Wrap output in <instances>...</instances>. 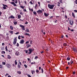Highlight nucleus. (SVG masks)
Returning <instances> with one entry per match:
<instances>
[{
    "instance_id": "26",
    "label": "nucleus",
    "mask_w": 77,
    "mask_h": 77,
    "mask_svg": "<svg viewBox=\"0 0 77 77\" xmlns=\"http://www.w3.org/2000/svg\"><path fill=\"white\" fill-rule=\"evenodd\" d=\"M17 72L19 74H21V72L20 71H17Z\"/></svg>"
},
{
    "instance_id": "36",
    "label": "nucleus",
    "mask_w": 77,
    "mask_h": 77,
    "mask_svg": "<svg viewBox=\"0 0 77 77\" xmlns=\"http://www.w3.org/2000/svg\"><path fill=\"white\" fill-rule=\"evenodd\" d=\"M24 66L25 68H27V65L25 64L24 65Z\"/></svg>"
},
{
    "instance_id": "3",
    "label": "nucleus",
    "mask_w": 77,
    "mask_h": 77,
    "mask_svg": "<svg viewBox=\"0 0 77 77\" xmlns=\"http://www.w3.org/2000/svg\"><path fill=\"white\" fill-rule=\"evenodd\" d=\"M29 52H28L29 54H31L32 53V52L34 50H32L31 48L29 49Z\"/></svg>"
},
{
    "instance_id": "57",
    "label": "nucleus",
    "mask_w": 77,
    "mask_h": 77,
    "mask_svg": "<svg viewBox=\"0 0 77 77\" xmlns=\"http://www.w3.org/2000/svg\"><path fill=\"white\" fill-rule=\"evenodd\" d=\"M75 2L76 4H77V0H75Z\"/></svg>"
},
{
    "instance_id": "10",
    "label": "nucleus",
    "mask_w": 77,
    "mask_h": 77,
    "mask_svg": "<svg viewBox=\"0 0 77 77\" xmlns=\"http://www.w3.org/2000/svg\"><path fill=\"white\" fill-rule=\"evenodd\" d=\"M9 18H11L12 19H14L15 18V17L12 15H11L10 17H9Z\"/></svg>"
},
{
    "instance_id": "64",
    "label": "nucleus",
    "mask_w": 77,
    "mask_h": 77,
    "mask_svg": "<svg viewBox=\"0 0 77 77\" xmlns=\"http://www.w3.org/2000/svg\"><path fill=\"white\" fill-rule=\"evenodd\" d=\"M30 60V58H28V60L29 61Z\"/></svg>"
},
{
    "instance_id": "16",
    "label": "nucleus",
    "mask_w": 77,
    "mask_h": 77,
    "mask_svg": "<svg viewBox=\"0 0 77 77\" xmlns=\"http://www.w3.org/2000/svg\"><path fill=\"white\" fill-rule=\"evenodd\" d=\"M7 66L8 68H10L11 66V64H8L7 65Z\"/></svg>"
},
{
    "instance_id": "11",
    "label": "nucleus",
    "mask_w": 77,
    "mask_h": 77,
    "mask_svg": "<svg viewBox=\"0 0 77 77\" xmlns=\"http://www.w3.org/2000/svg\"><path fill=\"white\" fill-rule=\"evenodd\" d=\"M44 15L45 17H48V15H49V14H46V13H44Z\"/></svg>"
},
{
    "instance_id": "13",
    "label": "nucleus",
    "mask_w": 77,
    "mask_h": 77,
    "mask_svg": "<svg viewBox=\"0 0 77 77\" xmlns=\"http://www.w3.org/2000/svg\"><path fill=\"white\" fill-rule=\"evenodd\" d=\"M9 3H11L12 5H14V4L15 3V2H11L9 1Z\"/></svg>"
},
{
    "instance_id": "24",
    "label": "nucleus",
    "mask_w": 77,
    "mask_h": 77,
    "mask_svg": "<svg viewBox=\"0 0 77 77\" xmlns=\"http://www.w3.org/2000/svg\"><path fill=\"white\" fill-rule=\"evenodd\" d=\"M33 13L34 15H36L37 14V13H36V12L35 11H33Z\"/></svg>"
},
{
    "instance_id": "27",
    "label": "nucleus",
    "mask_w": 77,
    "mask_h": 77,
    "mask_svg": "<svg viewBox=\"0 0 77 77\" xmlns=\"http://www.w3.org/2000/svg\"><path fill=\"white\" fill-rule=\"evenodd\" d=\"M1 50H4V47H2L1 48Z\"/></svg>"
},
{
    "instance_id": "37",
    "label": "nucleus",
    "mask_w": 77,
    "mask_h": 77,
    "mask_svg": "<svg viewBox=\"0 0 77 77\" xmlns=\"http://www.w3.org/2000/svg\"><path fill=\"white\" fill-rule=\"evenodd\" d=\"M20 8H22V9H24V6L21 5V6H20Z\"/></svg>"
},
{
    "instance_id": "30",
    "label": "nucleus",
    "mask_w": 77,
    "mask_h": 77,
    "mask_svg": "<svg viewBox=\"0 0 77 77\" xmlns=\"http://www.w3.org/2000/svg\"><path fill=\"white\" fill-rule=\"evenodd\" d=\"M67 60H70V58L68 57L67 58Z\"/></svg>"
},
{
    "instance_id": "33",
    "label": "nucleus",
    "mask_w": 77,
    "mask_h": 77,
    "mask_svg": "<svg viewBox=\"0 0 77 77\" xmlns=\"http://www.w3.org/2000/svg\"><path fill=\"white\" fill-rule=\"evenodd\" d=\"M41 70H42V73H43L44 72V70H43V69L42 68L41 69Z\"/></svg>"
},
{
    "instance_id": "34",
    "label": "nucleus",
    "mask_w": 77,
    "mask_h": 77,
    "mask_svg": "<svg viewBox=\"0 0 77 77\" xmlns=\"http://www.w3.org/2000/svg\"><path fill=\"white\" fill-rule=\"evenodd\" d=\"M38 58V57L37 56H36L35 57V59H37Z\"/></svg>"
},
{
    "instance_id": "47",
    "label": "nucleus",
    "mask_w": 77,
    "mask_h": 77,
    "mask_svg": "<svg viewBox=\"0 0 77 77\" xmlns=\"http://www.w3.org/2000/svg\"><path fill=\"white\" fill-rule=\"evenodd\" d=\"M28 50H27L26 51V53H28Z\"/></svg>"
},
{
    "instance_id": "51",
    "label": "nucleus",
    "mask_w": 77,
    "mask_h": 77,
    "mask_svg": "<svg viewBox=\"0 0 77 77\" xmlns=\"http://www.w3.org/2000/svg\"><path fill=\"white\" fill-rule=\"evenodd\" d=\"M30 4H31V5H33V3H32V1H31L30 2Z\"/></svg>"
},
{
    "instance_id": "38",
    "label": "nucleus",
    "mask_w": 77,
    "mask_h": 77,
    "mask_svg": "<svg viewBox=\"0 0 77 77\" xmlns=\"http://www.w3.org/2000/svg\"><path fill=\"white\" fill-rule=\"evenodd\" d=\"M2 64H3V65H5V64H6V63L3 62H2Z\"/></svg>"
},
{
    "instance_id": "53",
    "label": "nucleus",
    "mask_w": 77,
    "mask_h": 77,
    "mask_svg": "<svg viewBox=\"0 0 77 77\" xmlns=\"http://www.w3.org/2000/svg\"><path fill=\"white\" fill-rule=\"evenodd\" d=\"M37 4H36L35 5V9H36V7H37Z\"/></svg>"
},
{
    "instance_id": "14",
    "label": "nucleus",
    "mask_w": 77,
    "mask_h": 77,
    "mask_svg": "<svg viewBox=\"0 0 77 77\" xmlns=\"http://www.w3.org/2000/svg\"><path fill=\"white\" fill-rule=\"evenodd\" d=\"M15 54H16V55H17V56H18V54H19V52L18 51H17L15 53Z\"/></svg>"
},
{
    "instance_id": "45",
    "label": "nucleus",
    "mask_w": 77,
    "mask_h": 77,
    "mask_svg": "<svg viewBox=\"0 0 77 77\" xmlns=\"http://www.w3.org/2000/svg\"><path fill=\"white\" fill-rule=\"evenodd\" d=\"M48 50H49V49L47 48L46 50V51H48Z\"/></svg>"
},
{
    "instance_id": "5",
    "label": "nucleus",
    "mask_w": 77,
    "mask_h": 77,
    "mask_svg": "<svg viewBox=\"0 0 77 77\" xmlns=\"http://www.w3.org/2000/svg\"><path fill=\"white\" fill-rule=\"evenodd\" d=\"M20 27H22V29H23V30H25V28H24V26L22 25H20Z\"/></svg>"
},
{
    "instance_id": "59",
    "label": "nucleus",
    "mask_w": 77,
    "mask_h": 77,
    "mask_svg": "<svg viewBox=\"0 0 77 77\" xmlns=\"http://www.w3.org/2000/svg\"><path fill=\"white\" fill-rule=\"evenodd\" d=\"M39 70H41V67H39Z\"/></svg>"
},
{
    "instance_id": "17",
    "label": "nucleus",
    "mask_w": 77,
    "mask_h": 77,
    "mask_svg": "<svg viewBox=\"0 0 77 77\" xmlns=\"http://www.w3.org/2000/svg\"><path fill=\"white\" fill-rule=\"evenodd\" d=\"M8 59H10L11 58V57L9 55H8Z\"/></svg>"
},
{
    "instance_id": "19",
    "label": "nucleus",
    "mask_w": 77,
    "mask_h": 77,
    "mask_svg": "<svg viewBox=\"0 0 77 77\" xmlns=\"http://www.w3.org/2000/svg\"><path fill=\"white\" fill-rule=\"evenodd\" d=\"M25 31L27 32L28 33H29V29H26L25 30Z\"/></svg>"
},
{
    "instance_id": "48",
    "label": "nucleus",
    "mask_w": 77,
    "mask_h": 77,
    "mask_svg": "<svg viewBox=\"0 0 77 77\" xmlns=\"http://www.w3.org/2000/svg\"><path fill=\"white\" fill-rule=\"evenodd\" d=\"M27 76L29 77H32V76H31L30 75H27Z\"/></svg>"
},
{
    "instance_id": "15",
    "label": "nucleus",
    "mask_w": 77,
    "mask_h": 77,
    "mask_svg": "<svg viewBox=\"0 0 77 77\" xmlns=\"http://www.w3.org/2000/svg\"><path fill=\"white\" fill-rule=\"evenodd\" d=\"M17 67L18 68H19V69L20 68H21V66L20 65V64H18L17 66Z\"/></svg>"
},
{
    "instance_id": "29",
    "label": "nucleus",
    "mask_w": 77,
    "mask_h": 77,
    "mask_svg": "<svg viewBox=\"0 0 77 77\" xmlns=\"http://www.w3.org/2000/svg\"><path fill=\"white\" fill-rule=\"evenodd\" d=\"M10 32L11 33V34H13V33H14V32H13V31H10Z\"/></svg>"
},
{
    "instance_id": "62",
    "label": "nucleus",
    "mask_w": 77,
    "mask_h": 77,
    "mask_svg": "<svg viewBox=\"0 0 77 77\" xmlns=\"http://www.w3.org/2000/svg\"><path fill=\"white\" fill-rule=\"evenodd\" d=\"M71 32H74V29H71Z\"/></svg>"
},
{
    "instance_id": "56",
    "label": "nucleus",
    "mask_w": 77,
    "mask_h": 77,
    "mask_svg": "<svg viewBox=\"0 0 77 77\" xmlns=\"http://www.w3.org/2000/svg\"><path fill=\"white\" fill-rule=\"evenodd\" d=\"M4 45H5V43H3L2 44V46H3Z\"/></svg>"
},
{
    "instance_id": "12",
    "label": "nucleus",
    "mask_w": 77,
    "mask_h": 77,
    "mask_svg": "<svg viewBox=\"0 0 77 77\" xmlns=\"http://www.w3.org/2000/svg\"><path fill=\"white\" fill-rule=\"evenodd\" d=\"M10 29H11V30H12L14 29V27H13V26H10Z\"/></svg>"
},
{
    "instance_id": "42",
    "label": "nucleus",
    "mask_w": 77,
    "mask_h": 77,
    "mask_svg": "<svg viewBox=\"0 0 77 77\" xmlns=\"http://www.w3.org/2000/svg\"><path fill=\"white\" fill-rule=\"evenodd\" d=\"M20 36H21L20 35H19L18 37V39H21V38H20Z\"/></svg>"
},
{
    "instance_id": "60",
    "label": "nucleus",
    "mask_w": 77,
    "mask_h": 77,
    "mask_svg": "<svg viewBox=\"0 0 77 77\" xmlns=\"http://www.w3.org/2000/svg\"><path fill=\"white\" fill-rule=\"evenodd\" d=\"M19 33V32H16V33H15V34L17 35V34H18Z\"/></svg>"
},
{
    "instance_id": "61",
    "label": "nucleus",
    "mask_w": 77,
    "mask_h": 77,
    "mask_svg": "<svg viewBox=\"0 0 77 77\" xmlns=\"http://www.w3.org/2000/svg\"><path fill=\"white\" fill-rule=\"evenodd\" d=\"M6 35H7V36H9V34H8V33H7L6 34Z\"/></svg>"
},
{
    "instance_id": "18",
    "label": "nucleus",
    "mask_w": 77,
    "mask_h": 77,
    "mask_svg": "<svg viewBox=\"0 0 77 77\" xmlns=\"http://www.w3.org/2000/svg\"><path fill=\"white\" fill-rule=\"evenodd\" d=\"M25 35H28V36H29V37H30V34L29 33H26L25 34Z\"/></svg>"
},
{
    "instance_id": "21",
    "label": "nucleus",
    "mask_w": 77,
    "mask_h": 77,
    "mask_svg": "<svg viewBox=\"0 0 77 77\" xmlns=\"http://www.w3.org/2000/svg\"><path fill=\"white\" fill-rule=\"evenodd\" d=\"M18 18L19 19H20L21 18V15H18Z\"/></svg>"
},
{
    "instance_id": "41",
    "label": "nucleus",
    "mask_w": 77,
    "mask_h": 77,
    "mask_svg": "<svg viewBox=\"0 0 77 77\" xmlns=\"http://www.w3.org/2000/svg\"><path fill=\"white\" fill-rule=\"evenodd\" d=\"M63 45H64V46H66V45H67L66 43H65Z\"/></svg>"
},
{
    "instance_id": "6",
    "label": "nucleus",
    "mask_w": 77,
    "mask_h": 77,
    "mask_svg": "<svg viewBox=\"0 0 77 77\" xmlns=\"http://www.w3.org/2000/svg\"><path fill=\"white\" fill-rule=\"evenodd\" d=\"M3 6V8L4 9H6V7H8V6L6 5H5L4 4H2Z\"/></svg>"
},
{
    "instance_id": "46",
    "label": "nucleus",
    "mask_w": 77,
    "mask_h": 77,
    "mask_svg": "<svg viewBox=\"0 0 77 77\" xmlns=\"http://www.w3.org/2000/svg\"><path fill=\"white\" fill-rule=\"evenodd\" d=\"M16 45L17 47H18L19 46V44H18V43H17V44Z\"/></svg>"
},
{
    "instance_id": "2",
    "label": "nucleus",
    "mask_w": 77,
    "mask_h": 77,
    "mask_svg": "<svg viewBox=\"0 0 77 77\" xmlns=\"http://www.w3.org/2000/svg\"><path fill=\"white\" fill-rule=\"evenodd\" d=\"M17 37L14 38V40L13 44L14 45H15L17 43Z\"/></svg>"
},
{
    "instance_id": "40",
    "label": "nucleus",
    "mask_w": 77,
    "mask_h": 77,
    "mask_svg": "<svg viewBox=\"0 0 77 77\" xmlns=\"http://www.w3.org/2000/svg\"><path fill=\"white\" fill-rule=\"evenodd\" d=\"M0 68H1V69H2V68H3V66H2L0 64Z\"/></svg>"
},
{
    "instance_id": "54",
    "label": "nucleus",
    "mask_w": 77,
    "mask_h": 77,
    "mask_svg": "<svg viewBox=\"0 0 77 77\" xmlns=\"http://www.w3.org/2000/svg\"><path fill=\"white\" fill-rule=\"evenodd\" d=\"M29 41H27L26 42V44H29Z\"/></svg>"
},
{
    "instance_id": "35",
    "label": "nucleus",
    "mask_w": 77,
    "mask_h": 77,
    "mask_svg": "<svg viewBox=\"0 0 77 77\" xmlns=\"http://www.w3.org/2000/svg\"><path fill=\"white\" fill-rule=\"evenodd\" d=\"M39 72V70H38V69H36V72H37V73H38V72Z\"/></svg>"
},
{
    "instance_id": "22",
    "label": "nucleus",
    "mask_w": 77,
    "mask_h": 77,
    "mask_svg": "<svg viewBox=\"0 0 77 77\" xmlns=\"http://www.w3.org/2000/svg\"><path fill=\"white\" fill-rule=\"evenodd\" d=\"M31 46V45H30L29 44H28V46L27 47V48H29Z\"/></svg>"
},
{
    "instance_id": "55",
    "label": "nucleus",
    "mask_w": 77,
    "mask_h": 77,
    "mask_svg": "<svg viewBox=\"0 0 77 77\" xmlns=\"http://www.w3.org/2000/svg\"><path fill=\"white\" fill-rule=\"evenodd\" d=\"M60 3H62V0H60Z\"/></svg>"
},
{
    "instance_id": "43",
    "label": "nucleus",
    "mask_w": 77,
    "mask_h": 77,
    "mask_svg": "<svg viewBox=\"0 0 77 77\" xmlns=\"http://www.w3.org/2000/svg\"><path fill=\"white\" fill-rule=\"evenodd\" d=\"M32 42H33V41L32 40H31L30 42V44H32Z\"/></svg>"
},
{
    "instance_id": "4",
    "label": "nucleus",
    "mask_w": 77,
    "mask_h": 77,
    "mask_svg": "<svg viewBox=\"0 0 77 77\" xmlns=\"http://www.w3.org/2000/svg\"><path fill=\"white\" fill-rule=\"evenodd\" d=\"M37 12L38 14H42V11L39 10L37 11Z\"/></svg>"
},
{
    "instance_id": "39",
    "label": "nucleus",
    "mask_w": 77,
    "mask_h": 77,
    "mask_svg": "<svg viewBox=\"0 0 77 77\" xmlns=\"http://www.w3.org/2000/svg\"><path fill=\"white\" fill-rule=\"evenodd\" d=\"M14 24L15 25L17 24V22H14Z\"/></svg>"
},
{
    "instance_id": "63",
    "label": "nucleus",
    "mask_w": 77,
    "mask_h": 77,
    "mask_svg": "<svg viewBox=\"0 0 77 77\" xmlns=\"http://www.w3.org/2000/svg\"><path fill=\"white\" fill-rule=\"evenodd\" d=\"M41 32L42 33H43L44 32H43V29H41Z\"/></svg>"
},
{
    "instance_id": "7",
    "label": "nucleus",
    "mask_w": 77,
    "mask_h": 77,
    "mask_svg": "<svg viewBox=\"0 0 77 77\" xmlns=\"http://www.w3.org/2000/svg\"><path fill=\"white\" fill-rule=\"evenodd\" d=\"M73 23H74V22L73 21V20H72L71 21H69V23H70V25H73Z\"/></svg>"
},
{
    "instance_id": "1",
    "label": "nucleus",
    "mask_w": 77,
    "mask_h": 77,
    "mask_svg": "<svg viewBox=\"0 0 77 77\" xmlns=\"http://www.w3.org/2000/svg\"><path fill=\"white\" fill-rule=\"evenodd\" d=\"M54 5H51L50 4H48V7L50 8V9H53V7H54Z\"/></svg>"
},
{
    "instance_id": "8",
    "label": "nucleus",
    "mask_w": 77,
    "mask_h": 77,
    "mask_svg": "<svg viewBox=\"0 0 77 77\" xmlns=\"http://www.w3.org/2000/svg\"><path fill=\"white\" fill-rule=\"evenodd\" d=\"M20 44H24V40L23 39L20 40Z\"/></svg>"
},
{
    "instance_id": "44",
    "label": "nucleus",
    "mask_w": 77,
    "mask_h": 77,
    "mask_svg": "<svg viewBox=\"0 0 77 77\" xmlns=\"http://www.w3.org/2000/svg\"><path fill=\"white\" fill-rule=\"evenodd\" d=\"M24 12H27V11L26 9H24L23 10Z\"/></svg>"
},
{
    "instance_id": "50",
    "label": "nucleus",
    "mask_w": 77,
    "mask_h": 77,
    "mask_svg": "<svg viewBox=\"0 0 77 77\" xmlns=\"http://www.w3.org/2000/svg\"><path fill=\"white\" fill-rule=\"evenodd\" d=\"M13 5H14V6H17L15 4V3L14 4H13Z\"/></svg>"
},
{
    "instance_id": "49",
    "label": "nucleus",
    "mask_w": 77,
    "mask_h": 77,
    "mask_svg": "<svg viewBox=\"0 0 77 77\" xmlns=\"http://www.w3.org/2000/svg\"><path fill=\"white\" fill-rule=\"evenodd\" d=\"M65 18H66V19H67L68 17H67V16L66 15L65 16Z\"/></svg>"
},
{
    "instance_id": "25",
    "label": "nucleus",
    "mask_w": 77,
    "mask_h": 77,
    "mask_svg": "<svg viewBox=\"0 0 77 77\" xmlns=\"http://www.w3.org/2000/svg\"><path fill=\"white\" fill-rule=\"evenodd\" d=\"M14 63L15 65H17V60H15Z\"/></svg>"
},
{
    "instance_id": "58",
    "label": "nucleus",
    "mask_w": 77,
    "mask_h": 77,
    "mask_svg": "<svg viewBox=\"0 0 77 77\" xmlns=\"http://www.w3.org/2000/svg\"><path fill=\"white\" fill-rule=\"evenodd\" d=\"M74 11L75 12H77V10H74Z\"/></svg>"
},
{
    "instance_id": "52",
    "label": "nucleus",
    "mask_w": 77,
    "mask_h": 77,
    "mask_svg": "<svg viewBox=\"0 0 77 77\" xmlns=\"http://www.w3.org/2000/svg\"><path fill=\"white\" fill-rule=\"evenodd\" d=\"M70 63H72H72H73V61H72V60H71L70 61Z\"/></svg>"
},
{
    "instance_id": "20",
    "label": "nucleus",
    "mask_w": 77,
    "mask_h": 77,
    "mask_svg": "<svg viewBox=\"0 0 77 77\" xmlns=\"http://www.w3.org/2000/svg\"><path fill=\"white\" fill-rule=\"evenodd\" d=\"M72 16H73L74 18H75V14L73 12H72Z\"/></svg>"
},
{
    "instance_id": "23",
    "label": "nucleus",
    "mask_w": 77,
    "mask_h": 77,
    "mask_svg": "<svg viewBox=\"0 0 77 77\" xmlns=\"http://www.w3.org/2000/svg\"><path fill=\"white\" fill-rule=\"evenodd\" d=\"M5 49L7 51H8V46H6V47H5Z\"/></svg>"
},
{
    "instance_id": "28",
    "label": "nucleus",
    "mask_w": 77,
    "mask_h": 77,
    "mask_svg": "<svg viewBox=\"0 0 77 77\" xmlns=\"http://www.w3.org/2000/svg\"><path fill=\"white\" fill-rule=\"evenodd\" d=\"M1 53L2 54H3V53L4 54H5V51H2L1 52Z\"/></svg>"
},
{
    "instance_id": "32",
    "label": "nucleus",
    "mask_w": 77,
    "mask_h": 77,
    "mask_svg": "<svg viewBox=\"0 0 77 77\" xmlns=\"http://www.w3.org/2000/svg\"><path fill=\"white\" fill-rule=\"evenodd\" d=\"M34 71H35L34 70H32L31 71V72H32V74H33V72H34Z\"/></svg>"
},
{
    "instance_id": "31",
    "label": "nucleus",
    "mask_w": 77,
    "mask_h": 77,
    "mask_svg": "<svg viewBox=\"0 0 77 77\" xmlns=\"http://www.w3.org/2000/svg\"><path fill=\"white\" fill-rule=\"evenodd\" d=\"M29 10L30 11H32V12H33V10L32 9H31L29 8Z\"/></svg>"
},
{
    "instance_id": "9",
    "label": "nucleus",
    "mask_w": 77,
    "mask_h": 77,
    "mask_svg": "<svg viewBox=\"0 0 77 77\" xmlns=\"http://www.w3.org/2000/svg\"><path fill=\"white\" fill-rule=\"evenodd\" d=\"M73 48V49L74 51L75 52H76V53H77V49H76V48Z\"/></svg>"
}]
</instances>
